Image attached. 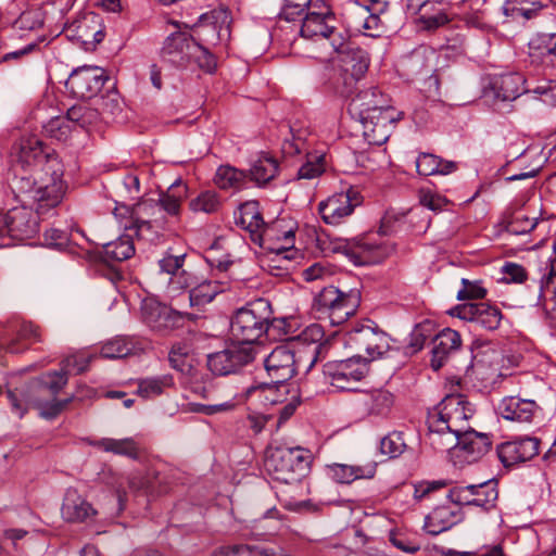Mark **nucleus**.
Returning <instances> with one entry per match:
<instances>
[{"label": "nucleus", "mask_w": 556, "mask_h": 556, "mask_svg": "<svg viewBox=\"0 0 556 556\" xmlns=\"http://www.w3.org/2000/svg\"><path fill=\"white\" fill-rule=\"evenodd\" d=\"M350 113L358 118L369 144L381 146L390 137L391 125L403 117L392 105L389 94L378 86L362 88L350 101Z\"/></svg>", "instance_id": "f257e3e1"}, {"label": "nucleus", "mask_w": 556, "mask_h": 556, "mask_svg": "<svg viewBox=\"0 0 556 556\" xmlns=\"http://www.w3.org/2000/svg\"><path fill=\"white\" fill-rule=\"evenodd\" d=\"M63 174L62 162L59 159H50L43 167V173L34 172L29 177L16 178L13 190L17 199L31 207L43 220L55 214L63 200Z\"/></svg>", "instance_id": "f03ea898"}, {"label": "nucleus", "mask_w": 556, "mask_h": 556, "mask_svg": "<svg viewBox=\"0 0 556 556\" xmlns=\"http://www.w3.org/2000/svg\"><path fill=\"white\" fill-rule=\"evenodd\" d=\"M323 338V328L313 324L300 336L301 341H309L307 345L296 350L287 344L276 346L264 358V367L269 378L275 383H282L290 380L301 367L309 370L324 357L323 354L328 349V342H321Z\"/></svg>", "instance_id": "7ed1b4c3"}, {"label": "nucleus", "mask_w": 556, "mask_h": 556, "mask_svg": "<svg viewBox=\"0 0 556 556\" xmlns=\"http://www.w3.org/2000/svg\"><path fill=\"white\" fill-rule=\"evenodd\" d=\"M68 374L61 369L42 375L25 388L8 391L11 410L22 418L30 407L37 408L41 417L55 418L70 403V399L58 400V393L66 386Z\"/></svg>", "instance_id": "20e7f679"}, {"label": "nucleus", "mask_w": 556, "mask_h": 556, "mask_svg": "<svg viewBox=\"0 0 556 556\" xmlns=\"http://www.w3.org/2000/svg\"><path fill=\"white\" fill-rule=\"evenodd\" d=\"M473 408L463 394H448L428 415V440L439 451H451L469 430Z\"/></svg>", "instance_id": "39448f33"}, {"label": "nucleus", "mask_w": 556, "mask_h": 556, "mask_svg": "<svg viewBox=\"0 0 556 556\" xmlns=\"http://www.w3.org/2000/svg\"><path fill=\"white\" fill-rule=\"evenodd\" d=\"M271 317L269 301L256 299L239 308L231 318L230 332L239 345H252L267 332Z\"/></svg>", "instance_id": "423d86ee"}, {"label": "nucleus", "mask_w": 556, "mask_h": 556, "mask_svg": "<svg viewBox=\"0 0 556 556\" xmlns=\"http://www.w3.org/2000/svg\"><path fill=\"white\" fill-rule=\"evenodd\" d=\"M312 454L302 447H275L267 452L265 468L274 480L299 482L309 470Z\"/></svg>", "instance_id": "0eeeda50"}, {"label": "nucleus", "mask_w": 556, "mask_h": 556, "mask_svg": "<svg viewBox=\"0 0 556 556\" xmlns=\"http://www.w3.org/2000/svg\"><path fill=\"white\" fill-rule=\"evenodd\" d=\"M163 56L179 67L198 66L199 70H216L217 59L193 38H174L163 49Z\"/></svg>", "instance_id": "6e6552de"}, {"label": "nucleus", "mask_w": 556, "mask_h": 556, "mask_svg": "<svg viewBox=\"0 0 556 556\" xmlns=\"http://www.w3.org/2000/svg\"><path fill=\"white\" fill-rule=\"evenodd\" d=\"M359 301L361 298L357 292H343L333 286H329L316 295L314 307L320 314L326 315L331 325L338 326L355 314Z\"/></svg>", "instance_id": "1a4fd4ad"}, {"label": "nucleus", "mask_w": 556, "mask_h": 556, "mask_svg": "<svg viewBox=\"0 0 556 556\" xmlns=\"http://www.w3.org/2000/svg\"><path fill=\"white\" fill-rule=\"evenodd\" d=\"M344 344L353 351V356L366 365L382 357L390 350V339L387 333L368 325L355 327L346 332Z\"/></svg>", "instance_id": "9d476101"}, {"label": "nucleus", "mask_w": 556, "mask_h": 556, "mask_svg": "<svg viewBox=\"0 0 556 556\" xmlns=\"http://www.w3.org/2000/svg\"><path fill=\"white\" fill-rule=\"evenodd\" d=\"M42 218L26 203L10 208L0 214V237L8 236L17 241L34 238L39 232Z\"/></svg>", "instance_id": "9b49d317"}, {"label": "nucleus", "mask_w": 556, "mask_h": 556, "mask_svg": "<svg viewBox=\"0 0 556 556\" xmlns=\"http://www.w3.org/2000/svg\"><path fill=\"white\" fill-rule=\"evenodd\" d=\"M362 202L363 197L361 193L353 187H350L345 191L336 192L326 200L320 201L317 211L325 224L338 226L343 224Z\"/></svg>", "instance_id": "f8f14e48"}, {"label": "nucleus", "mask_w": 556, "mask_h": 556, "mask_svg": "<svg viewBox=\"0 0 556 556\" xmlns=\"http://www.w3.org/2000/svg\"><path fill=\"white\" fill-rule=\"evenodd\" d=\"M367 372V365L351 355L346 359L329 361L324 365L323 374L329 383L341 391H354Z\"/></svg>", "instance_id": "ddd939ff"}, {"label": "nucleus", "mask_w": 556, "mask_h": 556, "mask_svg": "<svg viewBox=\"0 0 556 556\" xmlns=\"http://www.w3.org/2000/svg\"><path fill=\"white\" fill-rule=\"evenodd\" d=\"M255 355V346L232 343L222 351L208 354L207 367L214 375L227 376L251 363Z\"/></svg>", "instance_id": "4468645a"}, {"label": "nucleus", "mask_w": 556, "mask_h": 556, "mask_svg": "<svg viewBox=\"0 0 556 556\" xmlns=\"http://www.w3.org/2000/svg\"><path fill=\"white\" fill-rule=\"evenodd\" d=\"M526 81L520 72H502L486 75L482 80L483 97L493 101H513L523 91Z\"/></svg>", "instance_id": "2eb2a0df"}, {"label": "nucleus", "mask_w": 556, "mask_h": 556, "mask_svg": "<svg viewBox=\"0 0 556 556\" xmlns=\"http://www.w3.org/2000/svg\"><path fill=\"white\" fill-rule=\"evenodd\" d=\"M393 251L394 247L392 244L371 237L346 242L343 247L344 254L357 266L381 263L391 255Z\"/></svg>", "instance_id": "dca6fc26"}, {"label": "nucleus", "mask_w": 556, "mask_h": 556, "mask_svg": "<svg viewBox=\"0 0 556 556\" xmlns=\"http://www.w3.org/2000/svg\"><path fill=\"white\" fill-rule=\"evenodd\" d=\"M336 17L330 8L325 3L320 10H309L303 18L300 34L302 37L313 40L327 39L333 48L337 36H343L334 25Z\"/></svg>", "instance_id": "f3484780"}, {"label": "nucleus", "mask_w": 556, "mask_h": 556, "mask_svg": "<svg viewBox=\"0 0 556 556\" xmlns=\"http://www.w3.org/2000/svg\"><path fill=\"white\" fill-rule=\"evenodd\" d=\"M142 316L146 324L154 331L168 332L180 328L185 319L191 315L181 313L156 301H146L142 305Z\"/></svg>", "instance_id": "a211bd4d"}, {"label": "nucleus", "mask_w": 556, "mask_h": 556, "mask_svg": "<svg viewBox=\"0 0 556 556\" xmlns=\"http://www.w3.org/2000/svg\"><path fill=\"white\" fill-rule=\"evenodd\" d=\"M13 161L22 168L34 167V172L43 173L48 160L59 159L42 147L41 141L36 136L22 137L12 148Z\"/></svg>", "instance_id": "6ab92c4d"}, {"label": "nucleus", "mask_w": 556, "mask_h": 556, "mask_svg": "<svg viewBox=\"0 0 556 556\" xmlns=\"http://www.w3.org/2000/svg\"><path fill=\"white\" fill-rule=\"evenodd\" d=\"M450 315L476 323L486 330L497 329L503 318L501 309L486 302L458 304L450 311Z\"/></svg>", "instance_id": "aec40b11"}, {"label": "nucleus", "mask_w": 556, "mask_h": 556, "mask_svg": "<svg viewBox=\"0 0 556 556\" xmlns=\"http://www.w3.org/2000/svg\"><path fill=\"white\" fill-rule=\"evenodd\" d=\"M540 452V440L534 437H519L497 445L496 453L505 467L525 463Z\"/></svg>", "instance_id": "412c9836"}, {"label": "nucleus", "mask_w": 556, "mask_h": 556, "mask_svg": "<svg viewBox=\"0 0 556 556\" xmlns=\"http://www.w3.org/2000/svg\"><path fill=\"white\" fill-rule=\"evenodd\" d=\"M67 37L77 40L85 48L100 43L104 38L101 18L98 14L89 12L71 23L66 29Z\"/></svg>", "instance_id": "4be33fe9"}, {"label": "nucleus", "mask_w": 556, "mask_h": 556, "mask_svg": "<svg viewBox=\"0 0 556 556\" xmlns=\"http://www.w3.org/2000/svg\"><path fill=\"white\" fill-rule=\"evenodd\" d=\"M97 514V509L78 492L77 489H66L61 505V516L64 521L80 523L94 518Z\"/></svg>", "instance_id": "5701e85b"}, {"label": "nucleus", "mask_w": 556, "mask_h": 556, "mask_svg": "<svg viewBox=\"0 0 556 556\" xmlns=\"http://www.w3.org/2000/svg\"><path fill=\"white\" fill-rule=\"evenodd\" d=\"M528 63L534 67H556V34H538L531 38Z\"/></svg>", "instance_id": "b1692460"}, {"label": "nucleus", "mask_w": 556, "mask_h": 556, "mask_svg": "<svg viewBox=\"0 0 556 556\" xmlns=\"http://www.w3.org/2000/svg\"><path fill=\"white\" fill-rule=\"evenodd\" d=\"M457 439V445L452 450L456 451L457 456L463 457L468 463L481 458L492 446V441L488 434L477 432L471 428L465 431L464 434L458 435Z\"/></svg>", "instance_id": "393cba45"}, {"label": "nucleus", "mask_w": 556, "mask_h": 556, "mask_svg": "<svg viewBox=\"0 0 556 556\" xmlns=\"http://www.w3.org/2000/svg\"><path fill=\"white\" fill-rule=\"evenodd\" d=\"M333 61L353 70H368L370 65L369 52L352 42H346L344 36H337L333 40Z\"/></svg>", "instance_id": "a878e982"}, {"label": "nucleus", "mask_w": 556, "mask_h": 556, "mask_svg": "<svg viewBox=\"0 0 556 556\" xmlns=\"http://www.w3.org/2000/svg\"><path fill=\"white\" fill-rule=\"evenodd\" d=\"M108 79L109 77L103 73L96 75L94 72H71L65 85L78 98H93L101 91Z\"/></svg>", "instance_id": "bb28decb"}, {"label": "nucleus", "mask_w": 556, "mask_h": 556, "mask_svg": "<svg viewBox=\"0 0 556 556\" xmlns=\"http://www.w3.org/2000/svg\"><path fill=\"white\" fill-rule=\"evenodd\" d=\"M293 239L294 232L291 229L281 231V223L275 222L263 226L254 243L265 250L281 253L293 245Z\"/></svg>", "instance_id": "cd10ccee"}, {"label": "nucleus", "mask_w": 556, "mask_h": 556, "mask_svg": "<svg viewBox=\"0 0 556 556\" xmlns=\"http://www.w3.org/2000/svg\"><path fill=\"white\" fill-rule=\"evenodd\" d=\"M451 8L448 1L430 0L415 21L424 30H437L452 22Z\"/></svg>", "instance_id": "c85d7f7f"}, {"label": "nucleus", "mask_w": 556, "mask_h": 556, "mask_svg": "<svg viewBox=\"0 0 556 556\" xmlns=\"http://www.w3.org/2000/svg\"><path fill=\"white\" fill-rule=\"evenodd\" d=\"M377 472V463L364 465H348L333 463L327 466L328 476L336 482L350 484L359 479H372Z\"/></svg>", "instance_id": "c756f323"}, {"label": "nucleus", "mask_w": 556, "mask_h": 556, "mask_svg": "<svg viewBox=\"0 0 556 556\" xmlns=\"http://www.w3.org/2000/svg\"><path fill=\"white\" fill-rule=\"evenodd\" d=\"M10 330L16 331V339H11L5 330H0V349L10 353H20L29 344L41 340L39 328L31 323L24 321L17 328L11 325Z\"/></svg>", "instance_id": "7c9ffc66"}, {"label": "nucleus", "mask_w": 556, "mask_h": 556, "mask_svg": "<svg viewBox=\"0 0 556 556\" xmlns=\"http://www.w3.org/2000/svg\"><path fill=\"white\" fill-rule=\"evenodd\" d=\"M135 235L140 237L144 229L153 226L160 227L165 223V215L161 213L160 204L154 200H144L132 206Z\"/></svg>", "instance_id": "2f4dec72"}, {"label": "nucleus", "mask_w": 556, "mask_h": 556, "mask_svg": "<svg viewBox=\"0 0 556 556\" xmlns=\"http://www.w3.org/2000/svg\"><path fill=\"white\" fill-rule=\"evenodd\" d=\"M432 344L431 367L438 370L452 353L459 350L462 345L460 334L453 329L445 328L434 337Z\"/></svg>", "instance_id": "473e14b6"}, {"label": "nucleus", "mask_w": 556, "mask_h": 556, "mask_svg": "<svg viewBox=\"0 0 556 556\" xmlns=\"http://www.w3.org/2000/svg\"><path fill=\"white\" fill-rule=\"evenodd\" d=\"M536 404L531 400H522L517 396H508L501 401L498 405V413L504 419L529 422L531 421Z\"/></svg>", "instance_id": "72a5a7b5"}, {"label": "nucleus", "mask_w": 556, "mask_h": 556, "mask_svg": "<svg viewBox=\"0 0 556 556\" xmlns=\"http://www.w3.org/2000/svg\"><path fill=\"white\" fill-rule=\"evenodd\" d=\"M143 350V344L135 338L116 337L102 345L100 355L103 358L114 359L139 354Z\"/></svg>", "instance_id": "f704fd0d"}, {"label": "nucleus", "mask_w": 556, "mask_h": 556, "mask_svg": "<svg viewBox=\"0 0 556 556\" xmlns=\"http://www.w3.org/2000/svg\"><path fill=\"white\" fill-rule=\"evenodd\" d=\"M187 192L188 187L181 180L173 182L166 192L160 194L156 201L160 204L161 213L169 217H178Z\"/></svg>", "instance_id": "c9c22d12"}, {"label": "nucleus", "mask_w": 556, "mask_h": 556, "mask_svg": "<svg viewBox=\"0 0 556 556\" xmlns=\"http://www.w3.org/2000/svg\"><path fill=\"white\" fill-rule=\"evenodd\" d=\"M416 169L419 175H448L457 169L453 161H445L432 153L422 152L416 159Z\"/></svg>", "instance_id": "e433bc0d"}, {"label": "nucleus", "mask_w": 556, "mask_h": 556, "mask_svg": "<svg viewBox=\"0 0 556 556\" xmlns=\"http://www.w3.org/2000/svg\"><path fill=\"white\" fill-rule=\"evenodd\" d=\"M457 515L448 506H438L426 516L424 528L432 535H438L448 530L456 523Z\"/></svg>", "instance_id": "4c0bfd02"}, {"label": "nucleus", "mask_w": 556, "mask_h": 556, "mask_svg": "<svg viewBox=\"0 0 556 556\" xmlns=\"http://www.w3.org/2000/svg\"><path fill=\"white\" fill-rule=\"evenodd\" d=\"M225 283L217 280H203L189 291L190 306L201 309L225 290Z\"/></svg>", "instance_id": "58836bf2"}, {"label": "nucleus", "mask_w": 556, "mask_h": 556, "mask_svg": "<svg viewBox=\"0 0 556 556\" xmlns=\"http://www.w3.org/2000/svg\"><path fill=\"white\" fill-rule=\"evenodd\" d=\"M237 224L250 232L251 240L254 242L256 235L265 225L257 202H247L240 206Z\"/></svg>", "instance_id": "ea45409f"}, {"label": "nucleus", "mask_w": 556, "mask_h": 556, "mask_svg": "<svg viewBox=\"0 0 556 556\" xmlns=\"http://www.w3.org/2000/svg\"><path fill=\"white\" fill-rule=\"evenodd\" d=\"M135 254L132 235L124 233L116 240L103 244V256L106 261L122 262Z\"/></svg>", "instance_id": "a19ab883"}, {"label": "nucleus", "mask_w": 556, "mask_h": 556, "mask_svg": "<svg viewBox=\"0 0 556 556\" xmlns=\"http://www.w3.org/2000/svg\"><path fill=\"white\" fill-rule=\"evenodd\" d=\"M365 72H337L334 88L342 97L353 98L365 87Z\"/></svg>", "instance_id": "79ce46f5"}, {"label": "nucleus", "mask_w": 556, "mask_h": 556, "mask_svg": "<svg viewBox=\"0 0 556 556\" xmlns=\"http://www.w3.org/2000/svg\"><path fill=\"white\" fill-rule=\"evenodd\" d=\"M364 404L370 415L387 416L394 404V396L391 392L378 389L366 393Z\"/></svg>", "instance_id": "37998d69"}, {"label": "nucleus", "mask_w": 556, "mask_h": 556, "mask_svg": "<svg viewBox=\"0 0 556 556\" xmlns=\"http://www.w3.org/2000/svg\"><path fill=\"white\" fill-rule=\"evenodd\" d=\"M247 180L245 172L229 165L219 166L214 177L216 186L224 190H239L245 186Z\"/></svg>", "instance_id": "c03bdc74"}, {"label": "nucleus", "mask_w": 556, "mask_h": 556, "mask_svg": "<svg viewBox=\"0 0 556 556\" xmlns=\"http://www.w3.org/2000/svg\"><path fill=\"white\" fill-rule=\"evenodd\" d=\"M289 392L288 386L282 383H275L271 379L269 383H261L257 386H252L247 390L248 396H253L258 394V396L265 402L269 404L282 403L286 399V394Z\"/></svg>", "instance_id": "a18cd8bd"}, {"label": "nucleus", "mask_w": 556, "mask_h": 556, "mask_svg": "<svg viewBox=\"0 0 556 556\" xmlns=\"http://www.w3.org/2000/svg\"><path fill=\"white\" fill-rule=\"evenodd\" d=\"M448 55L447 50L445 52H438L433 48L428 46H419L414 49L409 55L410 65L414 67L426 68V67H439L445 66L444 64L440 65V59H446Z\"/></svg>", "instance_id": "49530a36"}, {"label": "nucleus", "mask_w": 556, "mask_h": 556, "mask_svg": "<svg viewBox=\"0 0 556 556\" xmlns=\"http://www.w3.org/2000/svg\"><path fill=\"white\" fill-rule=\"evenodd\" d=\"M94 446L104 451L114 453L116 455H123L130 458H137L139 448L137 443L131 438L125 439H112L104 438L94 443Z\"/></svg>", "instance_id": "de8ad7c7"}, {"label": "nucleus", "mask_w": 556, "mask_h": 556, "mask_svg": "<svg viewBox=\"0 0 556 556\" xmlns=\"http://www.w3.org/2000/svg\"><path fill=\"white\" fill-rule=\"evenodd\" d=\"M277 170V161L274 157L263 155L251 165L250 178L257 185H264L276 176Z\"/></svg>", "instance_id": "09e8293b"}, {"label": "nucleus", "mask_w": 556, "mask_h": 556, "mask_svg": "<svg viewBox=\"0 0 556 556\" xmlns=\"http://www.w3.org/2000/svg\"><path fill=\"white\" fill-rule=\"evenodd\" d=\"M71 124L81 128H89L100 121V112L96 108L87 104H76L70 108L66 112Z\"/></svg>", "instance_id": "8fccbe9b"}, {"label": "nucleus", "mask_w": 556, "mask_h": 556, "mask_svg": "<svg viewBox=\"0 0 556 556\" xmlns=\"http://www.w3.org/2000/svg\"><path fill=\"white\" fill-rule=\"evenodd\" d=\"M174 386L173 377L164 375L141 379L138 383V394L146 399L155 397L164 392L165 389Z\"/></svg>", "instance_id": "3c124183"}, {"label": "nucleus", "mask_w": 556, "mask_h": 556, "mask_svg": "<svg viewBox=\"0 0 556 556\" xmlns=\"http://www.w3.org/2000/svg\"><path fill=\"white\" fill-rule=\"evenodd\" d=\"M168 362L173 369L186 374L191 369V346L187 342H177L172 345Z\"/></svg>", "instance_id": "603ef678"}, {"label": "nucleus", "mask_w": 556, "mask_h": 556, "mask_svg": "<svg viewBox=\"0 0 556 556\" xmlns=\"http://www.w3.org/2000/svg\"><path fill=\"white\" fill-rule=\"evenodd\" d=\"M220 207V199L215 191L206 190L199 193L189 202V208L193 213H216Z\"/></svg>", "instance_id": "864d4df0"}, {"label": "nucleus", "mask_w": 556, "mask_h": 556, "mask_svg": "<svg viewBox=\"0 0 556 556\" xmlns=\"http://www.w3.org/2000/svg\"><path fill=\"white\" fill-rule=\"evenodd\" d=\"M538 224L536 217H529L523 211H517L507 222L505 230L509 235L522 236L532 231Z\"/></svg>", "instance_id": "5fc2aeb1"}, {"label": "nucleus", "mask_w": 556, "mask_h": 556, "mask_svg": "<svg viewBox=\"0 0 556 556\" xmlns=\"http://www.w3.org/2000/svg\"><path fill=\"white\" fill-rule=\"evenodd\" d=\"M73 130V125L70 118L66 116H56L51 118L47 124L43 125L45 134L59 141H65L70 138Z\"/></svg>", "instance_id": "6e6d98bb"}, {"label": "nucleus", "mask_w": 556, "mask_h": 556, "mask_svg": "<svg viewBox=\"0 0 556 556\" xmlns=\"http://www.w3.org/2000/svg\"><path fill=\"white\" fill-rule=\"evenodd\" d=\"M473 493L475 506L484 509L493 507L498 496L496 484L493 481L475 484Z\"/></svg>", "instance_id": "4d7b16f0"}, {"label": "nucleus", "mask_w": 556, "mask_h": 556, "mask_svg": "<svg viewBox=\"0 0 556 556\" xmlns=\"http://www.w3.org/2000/svg\"><path fill=\"white\" fill-rule=\"evenodd\" d=\"M325 172V155L323 153L306 152V161L299 168L298 177L300 179H313Z\"/></svg>", "instance_id": "13d9d810"}, {"label": "nucleus", "mask_w": 556, "mask_h": 556, "mask_svg": "<svg viewBox=\"0 0 556 556\" xmlns=\"http://www.w3.org/2000/svg\"><path fill=\"white\" fill-rule=\"evenodd\" d=\"M96 356L86 351H79L62 361L61 366L67 374L74 371L81 374L88 369L90 363Z\"/></svg>", "instance_id": "bf43d9fd"}, {"label": "nucleus", "mask_w": 556, "mask_h": 556, "mask_svg": "<svg viewBox=\"0 0 556 556\" xmlns=\"http://www.w3.org/2000/svg\"><path fill=\"white\" fill-rule=\"evenodd\" d=\"M96 109L100 112V119L105 122L116 118L123 111L122 103L116 93L101 98Z\"/></svg>", "instance_id": "052dcab7"}, {"label": "nucleus", "mask_w": 556, "mask_h": 556, "mask_svg": "<svg viewBox=\"0 0 556 556\" xmlns=\"http://www.w3.org/2000/svg\"><path fill=\"white\" fill-rule=\"evenodd\" d=\"M292 138L286 139L281 146V151L286 156H293L302 152H306V130H294L290 128Z\"/></svg>", "instance_id": "680f3d73"}, {"label": "nucleus", "mask_w": 556, "mask_h": 556, "mask_svg": "<svg viewBox=\"0 0 556 556\" xmlns=\"http://www.w3.org/2000/svg\"><path fill=\"white\" fill-rule=\"evenodd\" d=\"M406 444L402 432H392L384 437L380 443V450L383 454L394 458L405 451Z\"/></svg>", "instance_id": "e2e57ef3"}, {"label": "nucleus", "mask_w": 556, "mask_h": 556, "mask_svg": "<svg viewBox=\"0 0 556 556\" xmlns=\"http://www.w3.org/2000/svg\"><path fill=\"white\" fill-rule=\"evenodd\" d=\"M507 11L510 10L514 16L531 18L543 5L536 0H508Z\"/></svg>", "instance_id": "0e129e2a"}, {"label": "nucleus", "mask_w": 556, "mask_h": 556, "mask_svg": "<svg viewBox=\"0 0 556 556\" xmlns=\"http://www.w3.org/2000/svg\"><path fill=\"white\" fill-rule=\"evenodd\" d=\"M419 203L433 211L439 212L443 210L450 201L442 194L429 188H421L418 192Z\"/></svg>", "instance_id": "69168bd1"}, {"label": "nucleus", "mask_w": 556, "mask_h": 556, "mask_svg": "<svg viewBox=\"0 0 556 556\" xmlns=\"http://www.w3.org/2000/svg\"><path fill=\"white\" fill-rule=\"evenodd\" d=\"M486 295V290L481 286L480 281H470L466 278L462 279V288L457 291V300H479Z\"/></svg>", "instance_id": "338daca9"}, {"label": "nucleus", "mask_w": 556, "mask_h": 556, "mask_svg": "<svg viewBox=\"0 0 556 556\" xmlns=\"http://www.w3.org/2000/svg\"><path fill=\"white\" fill-rule=\"evenodd\" d=\"M283 2L279 16L286 21H293L308 9L312 0H283Z\"/></svg>", "instance_id": "774afa93"}]
</instances>
